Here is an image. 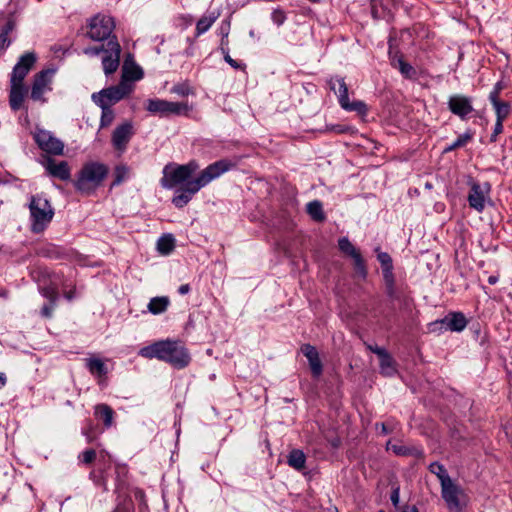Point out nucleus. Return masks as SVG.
Returning a JSON list of instances; mask_svg holds the SVG:
<instances>
[{
  "instance_id": "obj_57",
  "label": "nucleus",
  "mask_w": 512,
  "mask_h": 512,
  "mask_svg": "<svg viewBox=\"0 0 512 512\" xmlns=\"http://www.w3.org/2000/svg\"><path fill=\"white\" fill-rule=\"evenodd\" d=\"M113 512H133L131 505L123 504L116 507Z\"/></svg>"
},
{
  "instance_id": "obj_33",
  "label": "nucleus",
  "mask_w": 512,
  "mask_h": 512,
  "mask_svg": "<svg viewBox=\"0 0 512 512\" xmlns=\"http://www.w3.org/2000/svg\"><path fill=\"white\" fill-rule=\"evenodd\" d=\"M139 355L148 359H160V341H156L149 346L141 348L139 351Z\"/></svg>"
},
{
  "instance_id": "obj_9",
  "label": "nucleus",
  "mask_w": 512,
  "mask_h": 512,
  "mask_svg": "<svg viewBox=\"0 0 512 512\" xmlns=\"http://www.w3.org/2000/svg\"><path fill=\"white\" fill-rule=\"evenodd\" d=\"M35 142L41 150L48 154L62 155L64 150V144L61 140L54 137L50 132L45 130H39L34 135Z\"/></svg>"
},
{
  "instance_id": "obj_3",
  "label": "nucleus",
  "mask_w": 512,
  "mask_h": 512,
  "mask_svg": "<svg viewBox=\"0 0 512 512\" xmlns=\"http://www.w3.org/2000/svg\"><path fill=\"white\" fill-rule=\"evenodd\" d=\"M29 210L32 220L31 228L35 233L42 232L54 216L50 202L39 195L31 196Z\"/></svg>"
},
{
  "instance_id": "obj_38",
  "label": "nucleus",
  "mask_w": 512,
  "mask_h": 512,
  "mask_svg": "<svg viewBox=\"0 0 512 512\" xmlns=\"http://www.w3.org/2000/svg\"><path fill=\"white\" fill-rule=\"evenodd\" d=\"M41 293L45 298H47L50 301V303H52L53 305L56 304V301L58 300L57 287L53 285L43 287L41 288Z\"/></svg>"
},
{
  "instance_id": "obj_36",
  "label": "nucleus",
  "mask_w": 512,
  "mask_h": 512,
  "mask_svg": "<svg viewBox=\"0 0 512 512\" xmlns=\"http://www.w3.org/2000/svg\"><path fill=\"white\" fill-rule=\"evenodd\" d=\"M472 139V134L470 132H466L460 135L450 146L445 148V152L453 151L457 148L465 146Z\"/></svg>"
},
{
  "instance_id": "obj_42",
  "label": "nucleus",
  "mask_w": 512,
  "mask_h": 512,
  "mask_svg": "<svg viewBox=\"0 0 512 512\" xmlns=\"http://www.w3.org/2000/svg\"><path fill=\"white\" fill-rule=\"evenodd\" d=\"M106 50H107V42H103L99 46H91V47L85 48L83 50V53L88 56H96V55H99L100 53H105Z\"/></svg>"
},
{
  "instance_id": "obj_31",
  "label": "nucleus",
  "mask_w": 512,
  "mask_h": 512,
  "mask_svg": "<svg viewBox=\"0 0 512 512\" xmlns=\"http://www.w3.org/2000/svg\"><path fill=\"white\" fill-rule=\"evenodd\" d=\"M429 471L437 476L441 485L452 480L446 468L438 462L431 463L429 466Z\"/></svg>"
},
{
  "instance_id": "obj_59",
  "label": "nucleus",
  "mask_w": 512,
  "mask_h": 512,
  "mask_svg": "<svg viewBox=\"0 0 512 512\" xmlns=\"http://www.w3.org/2000/svg\"><path fill=\"white\" fill-rule=\"evenodd\" d=\"M134 495H135V498L140 501V503L144 502V496L145 495H144V492L142 490H136Z\"/></svg>"
},
{
  "instance_id": "obj_45",
  "label": "nucleus",
  "mask_w": 512,
  "mask_h": 512,
  "mask_svg": "<svg viewBox=\"0 0 512 512\" xmlns=\"http://www.w3.org/2000/svg\"><path fill=\"white\" fill-rule=\"evenodd\" d=\"M398 69L405 77H411L414 74L413 67L406 62H401L400 67H398Z\"/></svg>"
},
{
  "instance_id": "obj_48",
  "label": "nucleus",
  "mask_w": 512,
  "mask_h": 512,
  "mask_svg": "<svg viewBox=\"0 0 512 512\" xmlns=\"http://www.w3.org/2000/svg\"><path fill=\"white\" fill-rule=\"evenodd\" d=\"M502 131H503V122L496 121L495 127H494V131H493V133L491 135V138H490L491 142H495L496 139H497V136L499 134H501Z\"/></svg>"
},
{
  "instance_id": "obj_52",
  "label": "nucleus",
  "mask_w": 512,
  "mask_h": 512,
  "mask_svg": "<svg viewBox=\"0 0 512 512\" xmlns=\"http://www.w3.org/2000/svg\"><path fill=\"white\" fill-rule=\"evenodd\" d=\"M11 41L8 37L5 36V33H0V52H3L9 45Z\"/></svg>"
},
{
  "instance_id": "obj_14",
  "label": "nucleus",
  "mask_w": 512,
  "mask_h": 512,
  "mask_svg": "<svg viewBox=\"0 0 512 512\" xmlns=\"http://www.w3.org/2000/svg\"><path fill=\"white\" fill-rule=\"evenodd\" d=\"M133 134V126L130 122H125L117 126L112 134V144L114 148L120 153H123Z\"/></svg>"
},
{
  "instance_id": "obj_43",
  "label": "nucleus",
  "mask_w": 512,
  "mask_h": 512,
  "mask_svg": "<svg viewBox=\"0 0 512 512\" xmlns=\"http://www.w3.org/2000/svg\"><path fill=\"white\" fill-rule=\"evenodd\" d=\"M271 18L275 24L282 25L286 20V15L283 10L275 9L271 14Z\"/></svg>"
},
{
  "instance_id": "obj_30",
  "label": "nucleus",
  "mask_w": 512,
  "mask_h": 512,
  "mask_svg": "<svg viewBox=\"0 0 512 512\" xmlns=\"http://www.w3.org/2000/svg\"><path fill=\"white\" fill-rule=\"evenodd\" d=\"M307 212L316 221H323L325 219V214L320 201L315 200L309 202L307 204Z\"/></svg>"
},
{
  "instance_id": "obj_54",
  "label": "nucleus",
  "mask_w": 512,
  "mask_h": 512,
  "mask_svg": "<svg viewBox=\"0 0 512 512\" xmlns=\"http://www.w3.org/2000/svg\"><path fill=\"white\" fill-rule=\"evenodd\" d=\"M368 349L379 356V358L384 355L387 351L384 348L378 347V346H372L368 345Z\"/></svg>"
},
{
  "instance_id": "obj_32",
  "label": "nucleus",
  "mask_w": 512,
  "mask_h": 512,
  "mask_svg": "<svg viewBox=\"0 0 512 512\" xmlns=\"http://www.w3.org/2000/svg\"><path fill=\"white\" fill-rule=\"evenodd\" d=\"M493 108L496 113V121L500 122H504L511 111V105L509 102L506 101L496 103L495 105H493Z\"/></svg>"
},
{
  "instance_id": "obj_49",
  "label": "nucleus",
  "mask_w": 512,
  "mask_h": 512,
  "mask_svg": "<svg viewBox=\"0 0 512 512\" xmlns=\"http://www.w3.org/2000/svg\"><path fill=\"white\" fill-rule=\"evenodd\" d=\"M172 92H175L179 95H182V96H185V95H188L190 90H189V87L187 85H184V84H180V85H176L172 88Z\"/></svg>"
},
{
  "instance_id": "obj_51",
  "label": "nucleus",
  "mask_w": 512,
  "mask_h": 512,
  "mask_svg": "<svg viewBox=\"0 0 512 512\" xmlns=\"http://www.w3.org/2000/svg\"><path fill=\"white\" fill-rule=\"evenodd\" d=\"M500 93L499 91L497 90H492L489 94V100L491 102L492 105H495L496 103H500V102H503L502 100H500Z\"/></svg>"
},
{
  "instance_id": "obj_10",
  "label": "nucleus",
  "mask_w": 512,
  "mask_h": 512,
  "mask_svg": "<svg viewBox=\"0 0 512 512\" xmlns=\"http://www.w3.org/2000/svg\"><path fill=\"white\" fill-rule=\"evenodd\" d=\"M441 495L451 512H460L462 505L460 496L463 495L462 489L450 480L441 485Z\"/></svg>"
},
{
  "instance_id": "obj_24",
  "label": "nucleus",
  "mask_w": 512,
  "mask_h": 512,
  "mask_svg": "<svg viewBox=\"0 0 512 512\" xmlns=\"http://www.w3.org/2000/svg\"><path fill=\"white\" fill-rule=\"evenodd\" d=\"M95 415L96 417L103 420L105 427H110L113 423L114 411L107 404H98L95 407Z\"/></svg>"
},
{
  "instance_id": "obj_39",
  "label": "nucleus",
  "mask_w": 512,
  "mask_h": 512,
  "mask_svg": "<svg viewBox=\"0 0 512 512\" xmlns=\"http://www.w3.org/2000/svg\"><path fill=\"white\" fill-rule=\"evenodd\" d=\"M375 251L377 252V259L381 264L382 270L393 269L392 258L390 257V255L386 252L379 251L378 248Z\"/></svg>"
},
{
  "instance_id": "obj_6",
  "label": "nucleus",
  "mask_w": 512,
  "mask_h": 512,
  "mask_svg": "<svg viewBox=\"0 0 512 512\" xmlns=\"http://www.w3.org/2000/svg\"><path fill=\"white\" fill-rule=\"evenodd\" d=\"M131 92L132 91L129 86H125L119 82V84L116 86H111L101 90L98 93H94L92 95V100L98 106L111 107L113 104L117 103Z\"/></svg>"
},
{
  "instance_id": "obj_55",
  "label": "nucleus",
  "mask_w": 512,
  "mask_h": 512,
  "mask_svg": "<svg viewBox=\"0 0 512 512\" xmlns=\"http://www.w3.org/2000/svg\"><path fill=\"white\" fill-rule=\"evenodd\" d=\"M399 498H400V494H399V488H395L392 493H391V502L393 503L394 506H397L399 504Z\"/></svg>"
},
{
  "instance_id": "obj_5",
  "label": "nucleus",
  "mask_w": 512,
  "mask_h": 512,
  "mask_svg": "<svg viewBox=\"0 0 512 512\" xmlns=\"http://www.w3.org/2000/svg\"><path fill=\"white\" fill-rule=\"evenodd\" d=\"M190 360V355L181 341H162V361L169 363L176 369H182L188 366Z\"/></svg>"
},
{
  "instance_id": "obj_27",
  "label": "nucleus",
  "mask_w": 512,
  "mask_h": 512,
  "mask_svg": "<svg viewBox=\"0 0 512 512\" xmlns=\"http://www.w3.org/2000/svg\"><path fill=\"white\" fill-rule=\"evenodd\" d=\"M380 370L385 376H391L396 373L395 362L388 352L380 357Z\"/></svg>"
},
{
  "instance_id": "obj_46",
  "label": "nucleus",
  "mask_w": 512,
  "mask_h": 512,
  "mask_svg": "<svg viewBox=\"0 0 512 512\" xmlns=\"http://www.w3.org/2000/svg\"><path fill=\"white\" fill-rule=\"evenodd\" d=\"M223 53H224V59H225V61H226L229 65H231L233 68H235V69H244V68H245V65H244V64H240V63H238L237 61H235L234 59H232L228 52H225V51L223 50Z\"/></svg>"
},
{
  "instance_id": "obj_13",
  "label": "nucleus",
  "mask_w": 512,
  "mask_h": 512,
  "mask_svg": "<svg viewBox=\"0 0 512 512\" xmlns=\"http://www.w3.org/2000/svg\"><path fill=\"white\" fill-rule=\"evenodd\" d=\"M338 246L341 252L350 256L354 261V267L356 272L363 278L366 277L367 270L365 262L361 256L359 250L349 241L348 238L342 237L338 241Z\"/></svg>"
},
{
  "instance_id": "obj_47",
  "label": "nucleus",
  "mask_w": 512,
  "mask_h": 512,
  "mask_svg": "<svg viewBox=\"0 0 512 512\" xmlns=\"http://www.w3.org/2000/svg\"><path fill=\"white\" fill-rule=\"evenodd\" d=\"M146 108L148 111L153 113L160 112V100H148Z\"/></svg>"
},
{
  "instance_id": "obj_26",
  "label": "nucleus",
  "mask_w": 512,
  "mask_h": 512,
  "mask_svg": "<svg viewBox=\"0 0 512 512\" xmlns=\"http://www.w3.org/2000/svg\"><path fill=\"white\" fill-rule=\"evenodd\" d=\"M113 177L111 188L120 185L130 177V168L124 164L117 165L114 168Z\"/></svg>"
},
{
  "instance_id": "obj_17",
  "label": "nucleus",
  "mask_w": 512,
  "mask_h": 512,
  "mask_svg": "<svg viewBox=\"0 0 512 512\" xmlns=\"http://www.w3.org/2000/svg\"><path fill=\"white\" fill-rule=\"evenodd\" d=\"M398 0H371V14L376 20H391L393 12L391 6H397Z\"/></svg>"
},
{
  "instance_id": "obj_12",
  "label": "nucleus",
  "mask_w": 512,
  "mask_h": 512,
  "mask_svg": "<svg viewBox=\"0 0 512 512\" xmlns=\"http://www.w3.org/2000/svg\"><path fill=\"white\" fill-rule=\"evenodd\" d=\"M143 77V71L140 66H138L133 58V55L127 54L123 65H122V75L120 83L125 86H129L131 91L134 88L133 82L140 80Z\"/></svg>"
},
{
  "instance_id": "obj_21",
  "label": "nucleus",
  "mask_w": 512,
  "mask_h": 512,
  "mask_svg": "<svg viewBox=\"0 0 512 512\" xmlns=\"http://www.w3.org/2000/svg\"><path fill=\"white\" fill-rule=\"evenodd\" d=\"M439 323L451 331H462L467 325L466 318L462 313L450 314Z\"/></svg>"
},
{
  "instance_id": "obj_62",
  "label": "nucleus",
  "mask_w": 512,
  "mask_h": 512,
  "mask_svg": "<svg viewBox=\"0 0 512 512\" xmlns=\"http://www.w3.org/2000/svg\"><path fill=\"white\" fill-rule=\"evenodd\" d=\"M6 376L4 373L0 372V389L5 386L6 384Z\"/></svg>"
},
{
  "instance_id": "obj_34",
  "label": "nucleus",
  "mask_w": 512,
  "mask_h": 512,
  "mask_svg": "<svg viewBox=\"0 0 512 512\" xmlns=\"http://www.w3.org/2000/svg\"><path fill=\"white\" fill-rule=\"evenodd\" d=\"M176 247V239L175 237L170 234H163L162 235V256H167L171 254Z\"/></svg>"
},
{
  "instance_id": "obj_37",
  "label": "nucleus",
  "mask_w": 512,
  "mask_h": 512,
  "mask_svg": "<svg viewBox=\"0 0 512 512\" xmlns=\"http://www.w3.org/2000/svg\"><path fill=\"white\" fill-rule=\"evenodd\" d=\"M102 109L100 125L101 127L109 126L114 120V112L111 107L99 106Z\"/></svg>"
},
{
  "instance_id": "obj_28",
  "label": "nucleus",
  "mask_w": 512,
  "mask_h": 512,
  "mask_svg": "<svg viewBox=\"0 0 512 512\" xmlns=\"http://www.w3.org/2000/svg\"><path fill=\"white\" fill-rule=\"evenodd\" d=\"M86 366L93 375L103 376L107 373L104 362L99 358L86 359Z\"/></svg>"
},
{
  "instance_id": "obj_4",
  "label": "nucleus",
  "mask_w": 512,
  "mask_h": 512,
  "mask_svg": "<svg viewBox=\"0 0 512 512\" xmlns=\"http://www.w3.org/2000/svg\"><path fill=\"white\" fill-rule=\"evenodd\" d=\"M115 23L112 17L104 14H97L87 21L85 35L92 41H109L114 35L112 32Z\"/></svg>"
},
{
  "instance_id": "obj_50",
  "label": "nucleus",
  "mask_w": 512,
  "mask_h": 512,
  "mask_svg": "<svg viewBox=\"0 0 512 512\" xmlns=\"http://www.w3.org/2000/svg\"><path fill=\"white\" fill-rule=\"evenodd\" d=\"M390 60H391V65L395 68L400 67L401 62H405L403 60L402 56L398 55L397 53H395L394 55L392 53H390Z\"/></svg>"
},
{
  "instance_id": "obj_8",
  "label": "nucleus",
  "mask_w": 512,
  "mask_h": 512,
  "mask_svg": "<svg viewBox=\"0 0 512 512\" xmlns=\"http://www.w3.org/2000/svg\"><path fill=\"white\" fill-rule=\"evenodd\" d=\"M53 69L42 70L34 76L30 97L34 101L45 102L43 95L51 90Z\"/></svg>"
},
{
  "instance_id": "obj_53",
  "label": "nucleus",
  "mask_w": 512,
  "mask_h": 512,
  "mask_svg": "<svg viewBox=\"0 0 512 512\" xmlns=\"http://www.w3.org/2000/svg\"><path fill=\"white\" fill-rule=\"evenodd\" d=\"M54 306L55 305H53L52 303H50L49 305H44L41 310L42 315L47 318L51 317Z\"/></svg>"
},
{
  "instance_id": "obj_64",
  "label": "nucleus",
  "mask_w": 512,
  "mask_h": 512,
  "mask_svg": "<svg viewBox=\"0 0 512 512\" xmlns=\"http://www.w3.org/2000/svg\"><path fill=\"white\" fill-rule=\"evenodd\" d=\"M74 293L75 291L74 290H70L68 292H65V297L68 299V300H72L74 298Z\"/></svg>"
},
{
  "instance_id": "obj_22",
  "label": "nucleus",
  "mask_w": 512,
  "mask_h": 512,
  "mask_svg": "<svg viewBox=\"0 0 512 512\" xmlns=\"http://www.w3.org/2000/svg\"><path fill=\"white\" fill-rule=\"evenodd\" d=\"M329 87L335 94L338 95L339 104L342 105L348 100V87L345 83L344 78L332 77L329 82Z\"/></svg>"
},
{
  "instance_id": "obj_35",
  "label": "nucleus",
  "mask_w": 512,
  "mask_h": 512,
  "mask_svg": "<svg viewBox=\"0 0 512 512\" xmlns=\"http://www.w3.org/2000/svg\"><path fill=\"white\" fill-rule=\"evenodd\" d=\"M340 106L347 111H356L361 115H365L368 111L367 105L363 101L350 102L348 99Z\"/></svg>"
},
{
  "instance_id": "obj_7",
  "label": "nucleus",
  "mask_w": 512,
  "mask_h": 512,
  "mask_svg": "<svg viewBox=\"0 0 512 512\" xmlns=\"http://www.w3.org/2000/svg\"><path fill=\"white\" fill-rule=\"evenodd\" d=\"M121 46L116 36L107 41V50L102 58V67L106 75L117 71L120 64Z\"/></svg>"
},
{
  "instance_id": "obj_19",
  "label": "nucleus",
  "mask_w": 512,
  "mask_h": 512,
  "mask_svg": "<svg viewBox=\"0 0 512 512\" xmlns=\"http://www.w3.org/2000/svg\"><path fill=\"white\" fill-rule=\"evenodd\" d=\"M192 107L187 102H171L162 100V116H187Z\"/></svg>"
},
{
  "instance_id": "obj_44",
  "label": "nucleus",
  "mask_w": 512,
  "mask_h": 512,
  "mask_svg": "<svg viewBox=\"0 0 512 512\" xmlns=\"http://www.w3.org/2000/svg\"><path fill=\"white\" fill-rule=\"evenodd\" d=\"M148 310L153 314L160 313V297L156 296L152 298L148 304Z\"/></svg>"
},
{
  "instance_id": "obj_1",
  "label": "nucleus",
  "mask_w": 512,
  "mask_h": 512,
  "mask_svg": "<svg viewBox=\"0 0 512 512\" xmlns=\"http://www.w3.org/2000/svg\"><path fill=\"white\" fill-rule=\"evenodd\" d=\"M232 166L233 164L228 160H219L208 165L196 178L191 179V176L199 168L195 161H190L185 165L167 164L162 170L163 181L167 187H178L172 198V203L177 208H183L201 188L230 170Z\"/></svg>"
},
{
  "instance_id": "obj_15",
  "label": "nucleus",
  "mask_w": 512,
  "mask_h": 512,
  "mask_svg": "<svg viewBox=\"0 0 512 512\" xmlns=\"http://www.w3.org/2000/svg\"><path fill=\"white\" fill-rule=\"evenodd\" d=\"M43 166L45 167L48 174L54 178L62 181H68L71 179V168L67 161H56L51 157H47Z\"/></svg>"
},
{
  "instance_id": "obj_61",
  "label": "nucleus",
  "mask_w": 512,
  "mask_h": 512,
  "mask_svg": "<svg viewBox=\"0 0 512 512\" xmlns=\"http://www.w3.org/2000/svg\"><path fill=\"white\" fill-rule=\"evenodd\" d=\"M402 512H418V509L414 505H412V506L406 505L403 507Z\"/></svg>"
},
{
  "instance_id": "obj_63",
  "label": "nucleus",
  "mask_w": 512,
  "mask_h": 512,
  "mask_svg": "<svg viewBox=\"0 0 512 512\" xmlns=\"http://www.w3.org/2000/svg\"><path fill=\"white\" fill-rule=\"evenodd\" d=\"M497 282H498V276H496V275L489 276V278H488V283L489 284L494 285Z\"/></svg>"
},
{
  "instance_id": "obj_2",
  "label": "nucleus",
  "mask_w": 512,
  "mask_h": 512,
  "mask_svg": "<svg viewBox=\"0 0 512 512\" xmlns=\"http://www.w3.org/2000/svg\"><path fill=\"white\" fill-rule=\"evenodd\" d=\"M108 175V167L99 162H88L83 165L74 181L75 188L83 193L92 194Z\"/></svg>"
},
{
  "instance_id": "obj_25",
  "label": "nucleus",
  "mask_w": 512,
  "mask_h": 512,
  "mask_svg": "<svg viewBox=\"0 0 512 512\" xmlns=\"http://www.w3.org/2000/svg\"><path fill=\"white\" fill-rule=\"evenodd\" d=\"M287 462L290 467L300 471L305 468L306 456L303 451L294 449L289 453Z\"/></svg>"
},
{
  "instance_id": "obj_40",
  "label": "nucleus",
  "mask_w": 512,
  "mask_h": 512,
  "mask_svg": "<svg viewBox=\"0 0 512 512\" xmlns=\"http://www.w3.org/2000/svg\"><path fill=\"white\" fill-rule=\"evenodd\" d=\"M78 459L81 463L90 465L96 459V451L94 449H87L78 456Z\"/></svg>"
},
{
  "instance_id": "obj_16",
  "label": "nucleus",
  "mask_w": 512,
  "mask_h": 512,
  "mask_svg": "<svg viewBox=\"0 0 512 512\" xmlns=\"http://www.w3.org/2000/svg\"><path fill=\"white\" fill-rule=\"evenodd\" d=\"M448 107L450 111L464 119L473 111L471 99L464 95H453L449 98Z\"/></svg>"
},
{
  "instance_id": "obj_60",
  "label": "nucleus",
  "mask_w": 512,
  "mask_h": 512,
  "mask_svg": "<svg viewBox=\"0 0 512 512\" xmlns=\"http://www.w3.org/2000/svg\"><path fill=\"white\" fill-rule=\"evenodd\" d=\"M170 304V300L166 296H162V312H164Z\"/></svg>"
},
{
  "instance_id": "obj_11",
  "label": "nucleus",
  "mask_w": 512,
  "mask_h": 512,
  "mask_svg": "<svg viewBox=\"0 0 512 512\" xmlns=\"http://www.w3.org/2000/svg\"><path fill=\"white\" fill-rule=\"evenodd\" d=\"M35 62L36 56L34 53L28 52L22 55L17 64L13 68L10 83L13 85L24 86L23 80L25 79V77L27 76Z\"/></svg>"
},
{
  "instance_id": "obj_56",
  "label": "nucleus",
  "mask_w": 512,
  "mask_h": 512,
  "mask_svg": "<svg viewBox=\"0 0 512 512\" xmlns=\"http://www.w3.org/2000/svg\"><path fill=\"white\" fill-rule=\"evenodd\" d=\"M14 29V23L12 21H8L5 26L1 29L0 33H5V36L8 37L9 33Z\"/></svg>"
},
{
  "instance_id": "obj_18",
  "label": "nucleus",
  "mask_w": 512,
  "mask_h": 512,
  "mask_svg": "<svg viewBox=\"0 0 512 512\" xmlns=\"http://www.w3.org/2000/svg\"><path fill=\"white\" fill-rule=\"evenodd\" d=\"M301 351L309 361L313 376H320L323 368L316 348L310 344H304L301 347Z\"/></svg>"
},
{
  "instance_id": "obj_23",
  "label": "nucleus",
  "mask_w": 512,
  "mask_h": 512,
  "mask_svg": "<svg viewBox=\"0 0 512 512\" xmlns=\"http://www.w3.org/2000/svg\"><path fill=\"white\" fill-rule=\"evenodd\" d=\"M25 87L11 84L9 102L12 110L17 111L21 108L24 101Z\"/></svg>"
},
{
  "instance_id": "obj_20",
  "label": "nucleus",
  "mask_w": 512,
  "mask_h": 512,
  "mask_svg": "<svg viewBox=\"0 0 512 512\" xmlns=\"http://www.w3.org/2000/svg\"><path fill=\"white\" fill-rule=\"evenodd\" d=\"M468 202L471 208L481 212L485 208V195L479 184H472L469 195Z\"/></svg>"
},
{
  "instance_id": "obj_41",
  "label": "nucleus",
  "mask_w": 512,
  "mask_h": 512,
  "mask_svg": "<svg viewBox=\"0 0 512 512\" xmlns=\"http://www.w3.org/2000/svg\"><path fill=\"white\" fill-rule=\"evenodd\" d=\"M383 277L387 284L388 293L389 295H392L394 293V275H393V269H383Z\"/></svg>"
},
{
  "instance_id": "obj_58",
  "label": "nucleus",
  "mask_w": 512,
  "mask_h": 512,
  "mask_svg": "<svg viewBox=\"0 0 512 512\" xmlns=\"http://www.w3.org/2000/svg\"><path fill=\"white\" fill-rule=\"evenodd\" d=\"M191 288H190V285L189 284H183L181 285L179 288H178V292L181 294V295H185V294H188L190 292Z\"/></svg>"
},
{
  "instance_id": "obj_29",
  "label": "nucleus",
  "mask_w": 512,
  "mask_h": 512,
  "mask_svg": "<svg viewBox=\"0 0 512 512\" xmlns=\"http://www.w3.org/2000/svg\"><path fill=\"white\" fill-rule=\"evenodd\" d=\"M217 15H214L213 13L210 15H204L202 16L197 24H196V34L197 36L205 33L209 30V28L213 25V23L216 21Z\"/></svg>"
}]
</instances>
